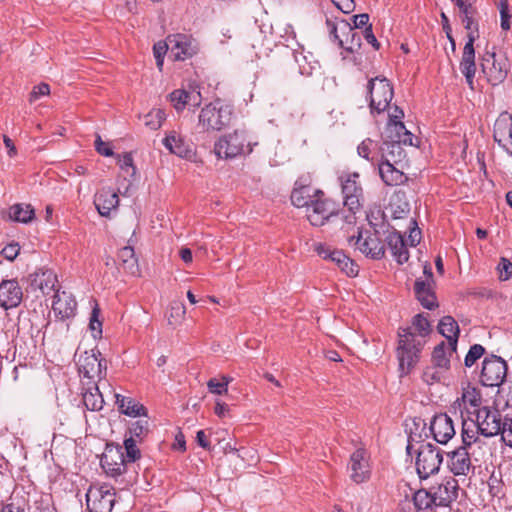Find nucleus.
Here are the masks:
<instances>
[{
  "label": "nucleus",
  "mask_w": 512,
  "mask_h": 512,
  "mask_svg": "<svg viewBox=\"0 0 512 512\" xmlns=\"http://www.w3.org/2000/svg\"><path fill=\"white\" fill-rule=\"evenodd\" d=\"M485 353L486 350L481 344L472 345L465 356L464 365L472 367Z\"/></svg>",
  "instance_id": "603ef678"
},
{
  "label": "nucleus",
  "mask_w": 512,
  "mask_h": 512,
  "mask_svg": "<svg viewBox=\"0 0 512 512\" xmlns=\"http://www.w3.org/2000/svg\"><path fill=\"white\" fill-rule=\"evenodd\" d=\"M252 148L247 141L244 131L235 130L227 134L215 143L214 152L218 158L232 159L245 153H250Z\"/></svg>",
  "instance_id": "20e7f679"
},
{
  "label": "nucleus",
  "mask_w": 512,
  "mask_h": 512,
  "mask_svg": "<svg viewBox=\"0 0 512 512\" xmlns=\"http://www.w3.org/2000/svg\"><path fill=\"white\" fill-rule=\"evenodd\" d=\"M381 145L371 138L364 139L357 147L360 157L369 161L373 166L381 161Z\"/></svg>",
  "instance_id": "473e14b6"
},
{
  "label": "nucleus",
  "mask_w": 512,
  "mask_h": 512,
  "mask_svg": "<svg viewBox=\"0 0 512 512\" xmlns=\"http://www.w3.org/2000/svg\"><path fill=\"white\" fill-rule=\"evenodd\" d=\"M79 372L83 377L93 380H101L106 375V361L101 358V352L97 349L85 351L79 358Z\"/></svg>",
  "instance_id": "ddd939ff"
},
{
  "label": "nucleus",
  "mask_w": 512,
  "mask_h": 512,
  "mask_svg": "<svg viewBox=\"0 0 512 512\" xmlns=\"http://www.w3.org/2000/svg\"><path fill=\"white\" fill-rule=\"evenodd\" d=\"M338 206L335 201L325 196L322 190H318V196L306 208V217L311 225L320 227L331 218L338 216Z\"/></svg>",
  "instance_id": "39448f33"
},
{
  "label": "nucleus",
  "mask_w": 512,
  "mask_h": 512,
  "mask_svg": "<svg viewBox=\"0 0 512 512\" xmlns=\"http://www.w3.org/2000/svg\"><path fill=\"white\" fill-rule=\"evenodd\" d=\"M411 330H415L418 332L416 336L420 339H423L431 333V324L429 320L423 314H417L412 319V327Z\"/></svg>",
  "instance_id": "de8ad7c7"
},
{
  "label": "nucleus",
  "mask_w": 512,
  "mask_h": 512,
  "mask_svg": "<svg viewBox=\"0 0 512 512\" xmlns=\"http://www.w3.org/2000/svg\"><path fill=\"white\" fill-rule=\"evenodd\" d=\"M460 12L462 14V23L468 31L467 42L463 48L460 62V71L465 76L468 85L472 87L476 73L474 42L478 38V24L473 20L475 9L472 4L464 9H460Z\"/></svg>",
  "instance_id": "f03ea898"
},
{
  "label": "nucleus",
  "mask_w": 512,
  "mask_h": 512,
  "mask_svg": "<svg viewBox=\"0 0 512 512\" xmlns=\"http://www.w3.org/2000/svg\"><path fill=\"white\" fill-rule=\"evenodd\" d=\"M23 298L22 288L16 279L0 283V306L5 310L19 306Z\"/></svg>",
  "instance_id": "412c9836"
},
{
  "label": "nucleus",
  "mask_w": 512,
  "mask_h": 512,
  "mask_svg": "<svg viewBox=\"0 0 512 512\" xmlns=\"http://www.w3.org/2000/svg\"><path fill=\"white\" fill-rule=\"evenodd\" d=\"M447 456L449 458L448 467L455 476L468 475L472 463L467 448L460 446L449 452Z\"/></svg>",
  "instance_id": "b1692460"
},
{
  "label": "nucleus",
  "mask_w": 512,
  "mask_h": 512,
  "mask_svg": "<svg viewBox=\"0 0 512 512\" xmlns=\"http://www.w3.org/2000/svg\"><path fill=\"white\" fill-rule=\"evenodd\" d=\"M442 450L432 443H423L417 450L416 470L420 479L437 473L443 461Z\"/></svg>",
  "instance_id": "423d86ee"
},
{
  "label": "nucleus",
  "mask_w": 512,
  "mask_h": 512,
  "mask_svg": "<svg viewBox=\"0 0 512 512\" xmlns=\"http://www.w3.org/2000/svg\"><path fill=\"white\" fill-rule=\"evenodd\" d=\"M480 431H478V427L476 426V422L473 419H465L462 418V447L470 448L472 444L478 442Z\"/></svg>",
  "instance_id": "a19ab883"
},
{
  "label": "nucleus",
  "mask_w": 512,
  "mask_h": 512,
  "mask_svg": "<svg viewBox=\"0 0 512 512\" xmlns=\"http://www.w3.org/2000/svg\"><path fill=\"white\" fill-rule=\"evenodd\" d=\"M368 94L370 98L371 112H384L393 99V86L385 77H375L368 81Z\"/></svg>",
  "instance_id": "0eeeda50"
},
{
  "label": "nucleus",
  "mask_w": 512,
  "mask_h": 512,
  "mask_svg": "<svg viewBox=\"0 0 512 512\" xmlns=\"http://www.w3.org/2000/svg\"><path fill=\"white\" fill-rule=\"evenodd\" d=\"M357 172L345 173L339 177L344 205L349 211L357 212L363 205L364 194Z\"/></svg>",
  "instance_id": "1a4fd4ad"
},
{
  "label": "nucleus",
  "mask_w": 512,
  "mask_h": 512,
  "mask_svg": "<svg viewBox=\"0 0 512 512\" xmlns=\"http://www.w3.org/2000/svg\"><path fill=\"white\" fill-rule=\"evenodd\" d=\"M501 439L508 447L512 448V416L506 415L501 420L500 433Z\"/></svg>",
  "instance_id": "864d4df0"
},
{
  "label": "nucleus",
  "mask_w": 512,
  "mask_h": 512,
  "mask_svg": "<svg viewBox=\"0 0 512 512\" xmlns=\"http://www.w3.org/2000/svg\"><path fill=\"white\" fill-rule=\"evenodd\" d=\"M387 245L391 250L392 256L395 258L398 264L402 265L409 259V252L406 247L403 236L393 231L387 236Z\"/></svg>",
  "instance_id": "7c9ffc66"
},
{
  "label": "nucleus",
  "mask_w": 512,
  "mask_h": 512,
  "mask_svg": "<svg viewBox=\"0 0 512 512\" xmlns=\"http://www.w3.org/2000/svg\"><path fill=\"white\" fill-rule=\"evenodd\" d=\"M381 149V161L385 160L383 157L384 153L389 157L390 163H398L405 157V152L399 142L384 140L381 145Z\"/></svg>",
  "instance_id": "c03bdc74"
},
{
  "label": "nucleus",
  "mask_w": 512,
  "mask_h": 512,
  "mask_svg": "<svg viewBox=\"0 0 512 512\" xmlns=\"http://www.w3.org/2000/svg\"><path fill=\"white\" fill-rule=\"evenodd\" d=\"M327 26L329 27V35L333 41H337L339 47H344V39L340 38L338 35V30H340V23L335 24L334 22L327 20Z\"/></svg>",
  "instance_id": "69168bd1"
},
{
  "label": "nucleus",
  "mask_w": 512,
  "mask_h": 512,
  "mask_svg": "<svg viewBox=\"0 0 512 512\" xmlns=\"http://www.w3.org/2000/svg\"><path fill=\"white\" fill-rule=\"evenodd\" d=\"M507 370V362L502 357L487 355L482 362L480 382L486 387H498L504 382Z\"/></svg>",
  "instance_id": "6e6552de"
},
{
  "label": "nucleus",
  "mask_w": 512,
  "mask_h": 512,
  "mask_svg": "<svg viewBox=\"0 0 512 512\" xmlns=\"http://www.w3.org/2000/svg\"><path fill=\"white\" fill-rule=\"evenodd\" d=\"M318 190L312 187V178L309 174L298 177L291 192V203L297 208H307L314 198L318 196Z\"/></svg>",
  "instance_id": "2eb2a0df"
},
{
  "label": "nucleus",
  "mask_w": 512,
  "mask_h": 512,
  "mask_svg": "<svg viewBox=\"0 0 512 512\" xmlns=\"http://www.w3.org/2000/svg\"><path fill=\"white\" fill-rule=\"evenodd\" d=\"M406 130L402 121H388L385 129V140L399 142L401 134Z\"/></svg>",
  "instance_id": "09e8293b"
},
{
  "label": "nucleus",
  "mask_w": 512,
  "mask_h": 512,
  "mask_svg": "<svg viewBox=\"0 0 512 512\" xmlns=\"http://www.w3.org/2000/svg\"><path fill=\"white\" fill-rule=\"evenodd\" d=\"M490 57L492 58L491 66L487 67L486 64L483 63L482 68L487 75L488 82L491 85L496 86L503 83L507 78L510 63L507 57L497 59L495 53H492Z\"/></svg>",
  "instance_id": "5701e85b"
},
{
  "label": "nucleus",
  "mask_w": 512,
  "mask_h": 512,
  "mask_svg": "<svg viewBox=\"0 0 512 512\" xmlns=\"http://www.w3.org/2000/svg\"><path fill=\"white\" fill-rule=\"evenodd\" d=\"M165 119V111L163 109L157 108L151 110L144 116V124L151 130H157L162 126Z\"/></svg>",
  "instance_id": "49530a36"
},
{
  "label": "nucleus",
  "mask_w": 512,
  "mask_h": 512,
  "mask_svg": "<svg viewBox=\"0 0 512 512\" xmlns=\"http://www.w3.org/2000/svg\"><path fill=\"white\" fill-rule=\"evenodd\" d=\"M168 50L170 51L169 36L166 38L165 41H159L158 43L154 44V46H153L154 57L155 58L164 57Z\"/></svg>",
  "instance_id": "0e129e2a"
},
{
  "label": "nucleus",
  "mask_w": 512,
  "mask_h": 512,
  "mask_svg": "<svg viewBox=\"0 0 512 512\" xmlns=\"http://www.w3.org/2000/svg\"><path fill=\"white\" fill-rule=\"evenodd\" d=\"M413 503L417 511L426 512L433 507L437 506V501L433 493L426 489H419L413 495Z\"/></svg>",
  "instance_id": "37998d69"
},
{
  "label": "nucleus",
  "mask_w": 512,
  "mask_h": 512,
  "mask_svg": "<svg viewBox=\"0 0 512 512\" xmlns=\"http://www.w3.org/2000/svg\"><path fill=\"white\" fill-rule=\"evenodd\" d=\"M19 252V244L16 242H11L2 249L1 254L5 259L13 261L19 255Z\"/></svg>",
  "instance_id": "052dcab7"
},
{
  "label": "nucleus",
  "mask_w": 512,
  "mask_h": 512,
  "mask_svg": "<svg viewBox=\"0 0 512 512\" xmlns=\"http://www.w3.org/2000/svg\"><path fill=\"white\" fill-rule=\"evenodd\" d=\"M438 332L448 340L451 352H456L459 338V325L450 315L444 316L438 323Z\"/></svg>",
  "instance_id": "c756f323"
},
{
  "label": "nucleus",
  "mask_w": 512,
  "mask_h": 512,
  "mask_svg": "<svg viewBox=\"0 0 512 512\" xmlns=\"http://www.w3.org/2000/svg\"><path fill=\"white\" fill-rule=\"evenodd\" d=\"M454 352H451L449 344L446 345L444 341L436 345L432 351L431 362L436 367L448 371L450 369V357Z\"/></svg>",
  "instance_id": "c9c22d12"
},
{
  "label": "nucleus",
  "mask_w": 512,
  "mask_h": 512,
  "mask_svg": "<svg viewBox=\"0 0 512 512\" xmlns=\"http://www.w3.org/2000/svg\"><path fill=\"white\" fill-rule=\"evenodd\" d=\"M94 205L101 216L109 217L119 205L118 194L112 188H102L95 194Z\"/></svg>",
  "instance_id": "a878e982"
},
{
  "label": "nucleus",
  "mask_w": 512,
  "mask_h": 512,
  "mask_svg": "<svg viewBox=\"0 0 512 512\" xmlns=\"http://www.w3.org/2000/svg\"><path fill=\"white\" fill-rule=\"evenodd\" d=\"M340 31L346 36L344 39V49L348 52H354L361 47V35L354 30L352 25L343 20L340 22Z\"/></svg>",
  "instance_id": "e433bc0d"
},
{
  "label": "nucleus",
  "mask_w": 512,
  "mask_h": 512,
  "mask_svg": "<svg viewBox=\"0 0 512 512\" xmlns=\"http://www.w3.org/2000/svg\"><path fill=\"white\" fill-rule=\"evenodd\" d=\"M99 313L100 309L98 305H96L91 313L90 322H89V328L93 333V337H101L102 335V323L99 320Z\"/></svg>",
  "instance_id": "6e6d98bb"
},
{
  "label": "nucleus",
  "mask_w": 512,
  "mask_h": 512,
  "mask_svg": "<svg viewBox=\"0 0 512 512\" xmlns=\"http://www.w3.org/2000/svg\"><path fill=\"white\" fill-rule=\"evenodd\" d=\"M77 302L72 294L57 289L53 295L52 310L56 318L65 320L75 315Z\"/></svg>",
  "instance_id": "6ab92c4d"
},
{
  "label": "nucleus",
  "mask_w": 512,
  "mask_h": 512,
  "mask_svg": "<svg viewBox=\"0 0 512 512\" xmlns=\"http://www.w3.org/2000/svg\"><path fill=\"white\" fill-rule=\"evenodd\" d=\"M502 415L496 408L482 406L476 410V426L480 434L491 438L500 433Z\"/></svg>",
  "instance_id": "4468645a"
},
{
  "label": "nucleus",
  "mask_w": 512,
  "mask_h": 512,
  "mask_svg": "<svg viewBox=\"0 0 512 512\" xmlns=\"http://www.w3.org/2000/svg\"><path fill=\"white\" fill-rule=\"evenodd\" d=\"M434 285L435 283H429L418 278L415 280L413 286L416 299L425 309L428 310H433L438 307Z\"/></svg>",
  "instance_id": "393cba45"
},
{
  "label": "nucleus",
  "mask_w": 512,
  "mask_h": 512,
  "mask_svg": "<svg viewBox=\"0 0 512 512\" xmlns=\"http://www.w3.org/2000/svg\"><path fill=\"white\" fill-rule=\"evenodd\" d=\"M331 262L335 263V265L347 276L354 277L357 276L359 269L358 265L350 258L348 257L344 251L342 250H335L334 253H332Z\"/></svg>",
  "instance_id": "4c0bfd02"
},
{
  "label": "nucleus",
  "mask_w": 512,
  "mask_h": 512,
  "mask_svg": "<svg viewBox=\"0 0 512 512\" xmlns=\"http://www.w3.org/2000/svg\"><path fill=\"white\" fill-rule=\"evenodd\" d=\"M114 503V489L106 484L91 486L86 493V505L89 512H111Z\"/></svg>",
  "instance_id": "f8f14e48"
},
{
  "label": "nucleus",
  "mask_w": 512,
  "mask_h": 512,
  "mask_svg": "<svg viewBox=\"0 0 512 512\" xmlns=\"http://www.w3.org/2000/svg\"><path fill=\"white\" fill-rule=\"evenodd\" d=\"M116 404L120 413L130 417L147 416V409L131 397L115 394Z\"/></svg>",
  "instance_id": "2f4dec72"
},
{
  "label": "nucleus",
  "mask_w": 512,
  "mask_h": 512,
  "mask_svg": "<svg viewBox=\"0 0 512 512\" xmlns=\"http://www.w3.org/2000/svg\"><path fill=\"white\" fill-rule=\"evenodd\" d=\"M467 403L474 408H480L481 396L475 388L464 390L462 396L457 398L451 405V410H453L455 413L457 410H459L461 418H463V410L466 409Z\"/></svg>",
  "instance_id": "f704fd0d"
},
{
  "label": "nucleus",
  "mask_w": 512,
  "mask_h": 512,
  "mask_svg": "<svg viewBox=\"0 0 512 512\" xmlns=\"http://www.w3.org/2000/svg\"><path fill=\"white\" fill-rule=\"evenodd\" d=\"M363 37L367 41V43H369L375 50L380 49V43L373 33L371 24L366 26V28L364 29Z\"/></svg>",
  "instance_id": "338daca9"
},
{
  "label": "nucleus",
  "mask_w": 512,
  "mask_h": 512,
  "mask_svg": "<svg viewBox=\"0 0 512 512\" xmlns=\"http://www.w3.org/2000/svg\"><path fill=\"white\" fill-rule=\"evenodd\" d=\"M118 262L127 274L132 276L139 275L140 269L138 265V259L135 256L133 247H122L118 252Z\"/></svg>",
  "instance_id": "72a5a7b5"
},
{
  "label": "nucleus",
  "mask_w": 512,
  "mask_h": 512,
  "mask_svg": "<svg viewBox=\"0 0 512 512\" xmlns=\"http://www.w3.org/2000/svg\"><path fill=\"white\" fill-rule=\"evenodd\" d=\"M33 283L41 290L43 294H49L55 290L57 277L51 270L36 273Z\"/></svg>",
  "instance_id": "79ce46f5"
},
{
  "label": "nucleus",
  "mask_w": 512,
  "mask_h": 512,
  "mask_svg": "<svg viewBox=\"0 0 512 512\" xmlns=\"http://www.w3.org/2000/svg\"><path fill=\"white\" fill-rule=\"evenodd\" d=\"M170 55L175 61H184L197 53L195 39L187 34L169 35Z\"/></svg>",
  "instance_id": "dca6fc26"
},
{
  "label": "nucleus",
  "mask_w": 512,
  "mask_h": 512,
  "mask_svg": "<svg viewBox=\"0 0 512 512\" xmlns=\"http://www.w3.org/2000/svg\"><path fill=\"white\" fill-rule=\"evenodd\" d=\"M494 141L512 156V115L501 113L494 123Z\"/></svg>",
  "instance_id": "f3484780"
},
{
  "label": "nucleus",
  "mask_w": 512,
  "mask_h": 512,
  "mask_svg": "<svg viewBox=\"0 0 512 512\" xmlns=\"http://www.w3.org/2000/svg\"><path fill=\"white\" fill-rule=\"evenodd\" d=\"M187 90L176 89L170 94V101L177 111L186 107Z\"/></svg>",
  "instance_id": "5fc2aeb1"
},
{
  "label": "nucleus",
  "mask_w": 512,
  "mask_h": 512,
  "mask_svg": "<svg viewBox=\"0 0 512 512\" xmlns=\"http://www.w3.org/2000/svg\"><path fill=\"white\" fill-rule=\"evenodd\" d=\"M50 93V87L46 83H40L39 85L35 86L30 93L29 101L33 102L36 101L41 96L48 95Z\"/></svg>",
  "instance_id": "e2e57ef3"
},
{
  "label": "nucleus",
  "mask_w": 512,
  "mask_h": 512,
  "mask_svg": "<svg viewBox=\"0 0 512 512\" xmlns=\"http://www.w3.org/2000/svg\"><path fill=\"white\" fill-rule=\"evenodd\" d=\"M21 502L26 505L28 512H54L50 506L49 496L42 494L35 488L24 492Z\"/></svg>",
  "instance_id": "cd10ccee"
},
{
  "label": "nucleus",
  "mask_w": 512,
  "mask_h": 512,
  "mask_svg": "<svg viewBox=\"0 0 512 512\" xmlns=\"http://www.w3.org/2000/svg\"><path fill=\"white\" fill-rule=\"evenodd\" d=\"M35 217V210L30 204L18 203L9 209V218L15 222L29 223Z\"/></svg>",
  "instance_id": "ea45409f"
},
{
  "label": "nucleus",
  "mask_w": 512,
  "mask_h": 512,
  "mask_svg": "<svg viewBox=\"0 0 512 512\" xmlns=\"http://www.w3.org/2000/svg\"><path fill=\"white\" fill-rule=\"evenodd\" d=\"M497 269L501 280L505 281L512 277V262L509 259L502 257L498 263Z\"/></svg>",
  "instance_id": "13d9d810"
},
{
  "label": "nucleus",
  "mask_w": 512,
  "mask_h": 512,
  "mask_svg": "<svg viewBox=\"0 0 512 512\" xmlns=\"http://www.w3.org/2000/svg\"><path fill=\"white\" fill-rule=\"evenodd\" d=\"M459 484L453 477H448L439 484L437 490L433 493L437 501V506L448 507L458 498Z\"/></svg>",
  "instance_id": "bb28decb"
},
{
  "label": "nucleus",
  "mask_w": 512,
  "mask_h": 512,
  "mask_svg": "<svg viewBox=\"0 0 512 512\" xmlns=\"http://www.w3.org/2000/svg\"><path fill=\"white\" fill-rule=\"evenodd\" d=\"M207 387L210 393L216 395H224L227 394L228 388L226 387V382H221L216 378H211L207 382Z\"/></svg>",
  "instance_id": "bf43d9fd"
},
{
  "label": "nucleus",
  "mask_w": 512,
  "mask_h": 512,
  "mask_svg": "<svg viewBox=\"0 0 512 512\" xmlns=\"http://www.w3.org/2000/svg\"><path fill=\"white\" fill-rule=\"evenodd\" d=\"M95 150L100 154V155H103V156H106V157H110V156H113V150L112 148L109 146L108 143L102 141L101 139V136L100 135H96V139H95Z\"/></svg>",
  "instance_id": "680f3d73"
},
{
  "label": "nucleus",
  "mask_w": 512,
  "mask_h": 512,
  "mask_svg": "<svg viewBox=\"0 0 512 512\" xmlns=\"http://www.w3.org/2000/svg\"><path fill=\"white\" fill-rule=\"evenodd\" d=\"M426 341L420 339L410 327L398 329V346L396 349L399 361L400 377L408 375L420 360Z\"/></svg>",
  "instance_id": "f257e3e1"
},
{
  "label": "nucleus",
  "mask_w": 512,
  "mask_h": 512,
  "mask_svg": "<svg viewBox=\"0 0 512 512\" xmlns=\"http://www.w3.org/2000/svg\"><path fill=\"white\" fill-rule=\"evenodd\" d=\"M137 443H139V441H137L136 439L127 438V434L125 435L124 457L128 463H134L141 458V452L137 447Z\"/></svg>",
  "instance_id": "8fccbe9b"
},
{
  "label": "nucleus",
  "mask_w": 512,
  "mask_h": 512,
  "mask_svg": "<svg viewBox=\"0 0 512 512\" xmlns=\"http://www.w3.org/2000/svg\"><path fill=\"white\" fill-rule=\"evenodd\" d=\"M162 144L171 153L180 158L191 160L195 156L192 145L180 133L169 131L162 140Z\"/></svg>",
  "instance_id": "a211bd4d"
},
{
  "label": "nucleus",
  "mask_w": 512,
  "mask_h": 512,
  "mask_svg": "<svg viewBox=\"0 0 512 512\" xmlns=\"http://www.w3.org/2000/svg\"><path fill=\"white\" fill-rule=\"evenodd\" d=\"M355 240L357 248L373 260H380L385 256V245L382 242L378 231H363L358 229L357 235L349 237L348 241L351 244Z\"/></svg>",
  "instance_id": "9d476101"
},
{
  "label": "nucleus",
  "mask_w": 512,
  "mask_h": 512,
  "mask_svg": "<svg viewBox=\"0 0 512 512\" xmlns=\"http://www.w3.org/2000/svg\"><path fill=\"white\" fill-rule=\"evenodd\" d=\"M202 97L200 91H187L186 106L198 107L201 104Z\"/></svg>",
  "instance_id": "774afa93"
},
{
  "label": "nucleus",
  "mask_w": 512,
  "mask_h": 512,
  "mask_svg": "<svg viewBox=\"0 0 512 512\" xmlns=\"http://www.w3.org/2000/svg\"><path fill=\"white\" fill-rule=\"evenodd\" d=\"M82 401L87 410L100 411L103 408L104 399L96 383L82 394Z\"/></svg>",
  "instance_id": "58836bf2"
},
{
  "label": "nucleus",
  "mask_w": 512,
  "mask_h": 512,
  "mask_svg": "<svg viewBox=\"0 0 512 512\" xmlns=\"http://www.w3.org/2000/svg\"><path fill=\"white\" fill-rule=\"evenodd\" d=\"M444 372H446V370H442L432 364L424 369L422 379L425 383L431 385L433 383L440 382Z\"/></svg>",
  "instance_id": "3c124183"
},
{
  "label": "nucleus",
  "mask_w": 512,
  "mask_h": 512,
  "mask_svg": "<svg viewBox=\"0 0 512 512\" xmlns=\"http://www.w3.org/2000/svg\"><path fill=\"white\" fill-rule=\"evenodd\" d=\"M232 116V106L216 100L201 109L198 117L199 125L206 132L220 131L230 124Z\"/></svg>",
  "instance_id": "7ed1b4c3"
},
{
  "label": "nucleus",
  "mask_w": 512,
  "mask_h": 512,
  "mask_svg": "<svg viewBox=\"0 0 512 512\" xmlns=\"http://www.w3.org/2000/svg\"><path fill=\"white\" fill-rule=\"evenodd\" d=\"M149 422L147 419H139L130 423L127 438L136 439L141 443L149 434Z\"/></svg>",
  "instance_id": "a18cd8bd"
},
{
  "label": "nucleus",
  "mask_w": 512,
  "mask_h": 512,
  "mask_svg": "<svg viewBox=\"0 0 512 512\" xmlns=\"http://www.w3.org/2000/svg\"><path fill=\"white\" fill-rule=\"evenodd\" d=\"M185 314V307L182 303H174L170 307V313L168 315L169 324L173 325L178 322Z\"/></svg>",
  "instance_id": "4d7b16f0"
},
{
  "label": "nucleus",
  "mask_w": 512,
  "mask_h": 512,
  "mask_svg": "<svg viewBox=\"0 0 512 512\" xmlns=\"http://www.w3.org/2000/svg\"><path fill=\"white\" fill-rule=\"evenodd\" d=\"M366 450L356 449L350 456L351 479L357 483H363L370 477L369 464L366 458Z\"/></svg>",
  "instance_id": "4be33fe9"
},
{
  "label": "nucleus",
  "mask_w": 512,
  "mask_h": 512,
  "mask_svg": "<svg viewBox=\"0 0 512 512\" xmlns=\"http://www.w3.org/2000/svg\"><path fill=\"white\" fill-rule=\"evenodd\" d=\"M384 161L378 163V171L382 181L387 186H398L406 182V175L392 163H390L389 157L384 153Z\"/></svg>",
  "instance_id": "c85d7f7f"
},
{
  "label": "nucleus",
  "mask_w": 512,
  "mask_h": 512,
  "mask_svg": "<svg viewBox=\"0 0 512 512\" xmlns=\"http://www.w3.org/2000/svg\"><path fill=\"white\" fill-rule=\"evenodd\" d=\"M127 464L122 446L106 445L105 452L100 459V465L108 477L118 481V478L126 472Z\"/></svg>",
  "instance_id": "9b49d317"
},
{
  "label": "nucleus",
  "mask_w": 512,
  "mask_h": 512,
  "mask_svg": "<svg viewBox=\"0 0 512 512\" xmlns=\"http://www.w3.org/2000/svg\"><path fill=\"white\" fill-rule=\"evenodd\" d=\"M430 431L434 440L440 444H446L455 435L453 421L446 413H439L433 417Z\"/></svg>",
  "instance_id": "aec40b11"
}]
</instances>
